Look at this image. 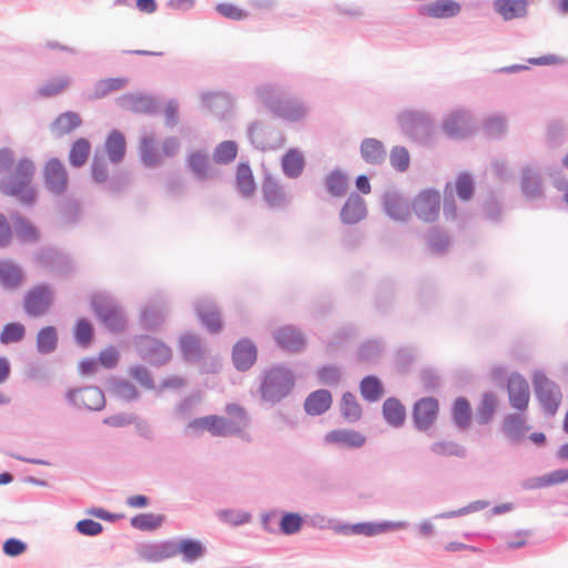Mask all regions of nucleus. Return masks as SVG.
<instances>
[{
	"label": "nucleus",
	"instance_id": "1",
	"mask_svg": "<svg viewBox=\"0 0 568 568\" xmlns=\"http://www.w3.org/2000/svg\"><path fill=\"white\" fill-rule=\"evenodd\" d=\"M36 165L29 158L20 159L14 171L0 179V193L13 197L20 204L32 206L37 202V191L32 186Z\"/></svg>",
	"mask_w": 568,
	"mask_h": 568
},
{
	"label": "nucleus",
	"instance_id": "2",
	"mask_svg": "<svg viewBox=\"0 0 568 568\" xmlns=\"http://www.w3.org/2000/svg\"><path fill=\"white\" fill-rule=\"evenodd\" d=\"M402 133L422 146H433L436 136V122L434 116L423 110H404L396 116Z\"/></svg>",
	"mask_w": 568,
	"mask_h": 568
},
{
	"label": "nucleus",
	"instance_id": "3",
	"mask_svg": "<svg viewBox=\"0 0 568 568\" xmlns=\"http://www.w3.org/2000/svg\"><path fill=\"white\" fill-rule=\"evenodd\" d=\"M295 386V376L291 368L275 365L265 371L260 385L261 398L272 406L286 398Z\"/></svg>",
	"mask_w": 568,
	"mask_h": 568
},
{
	"label": "nucleus",
	"instance_id": "4",
	"mask_svg": "<svg viewBox=\"0 0 568 568\" xmlns=\"http://www.w3.org/2000/svg\"><path fill=\"white\" fill-rule=\"evenodd\" d=\"M90 307L100 324L110 333L119 334L126 328V316L110 295L95 293L91 296Z\"/></svg>",
	"mask_w": 568,
	"mask_h": 568
},
{
	"label": "nucleus",
	"instance_id": "5",
	"mask_svg": "<svg viewBox=\"0 0 568 568\" xmlns=\"http://www.w3.org/2000/svg\"><path fill=\"white\" fill-rule=\"evenodd\" d=\"M133 347L136 355L154 367L166 365L172 358V349L163 341L148 334L135 335Z\"/></svg>",
	"mask_w": 568,
	"mask_h": 568
},
{
	"label": "nucleus",
	"instance_id": "6",
	"mask_svg": "<svg viewBox=\"0 0 568 568\" xmlns=\"http://www.w3.org/2000/svg\"><path fill=\"white\" fill-rule=\"evenodd\" d=\"M247 138L254 149L265 152L281 149L285 144V134L276 125L256 120L246 130Z\"/></svg>",
	"mask_w": 568,
	"mask_h": 568
},
{
	"label": "nucleus",
	"instance_id": "7",
	"mask_svg": "<svg viewBox=\"0 0 568 568\" xmlns=\"http://www.w3.org/2000/svg\"><path fill=\"white\" fill-rule=\"evenodd\" d=\"M33 262L54 276L65 277L71 274L73 263L69 254L57 246L43 245L33 252Z\"/></svg>",
	"mask_w": 568,
	"mask_h": 568
},
{
	"label": "nucleus",
	"instance_id": "8",
	"mask_svg": "<svg viewBox=\"0 0 568 568\" xmlns=\"http://www.w3.org/2000/svg\"><path fill=\"white\" fill-rule=\"evenodd\" d=\"M532 384L535 395L544 412L549 416H554L559 408L562 397L560 387L541 371L535 372Z\"/></svg>",
	"mask_w": 568,
	"mask_h": 568
},
{
	"label": "nucleus",
	"instance_id": "9",
	"mask_svg": "<svg viewBox=\"0 0 568 568\" xmlns=\"http://www.w3.org/2000/svg\"><path fill=\"white\" fill-rule=\"evenodd\" d=\"M54 301V292L47 283L29 288L23 296V311L30 317H40L48 313Z\"/></svg>",
	"mask_w": 568,
	"mask_h": 568
},
{
	"label": "nucleus",
	"instance_id": "10",
	"mask_svg": "<svg viewBox=\"0 0 568 568\" xmlns=\"http://www.w3.org/2000/svg\"><path fill=\"white\" fill-rule=\"evenodd\" d=\"M409 527V523L405 520L400 521H378V523H371V521H362L356 524H337L333 528L337 534L344 535V536H351V535H363L367 537L376 536L389 530H398V529H406Z\"/></svg>",
	"mask_w": 568,
	"mask_h": 568
},
{
	"label": "nucleus",
	"instance_id": "11",
	"mask_svg": "<svg viewBox=\"0 0 568 568\" xmlns=\"http://www.w3.org/2000/svg\"><path fill=\"white\" fill-rule=\"evenodd\" d=\"M67 402L78 409L99 412L105 406V397L98 386L70 388L65 394Z\"/></svg>",
	"mask_w": 568,
	"mask_h": 568
},
{
	"label": "nucleus",
	"instance_id": "12",
	"mask_svg": "<svg viewBox=\"0 0 568 568\" xmlns=\"http://www.w3.org/2000/svg\"><path fill=\"white\" fill-rule=\"evenodd\" d=\"M115 104L123 111L134 114L153 115L160 111L156 98L151 94L126 92L115 99Z\"/></svg>",
	"mask_w": 568,
	"mask_h": 568
},
{
	"label": "nucleus",
	"instance_id": "13",
	"mask_svg": "<svg viewBox=\"0 0 568 568\" xmlns=\"http://www.w3.org/2000/svg\"><path fill=\"white\" fill-rule=\"evenodd\" d=\"M415 215L425 222H434L439 215L440 194L435 189L420 191L412 202Z\"/></svg>",
	"mask_w": 568,
	"mask_h": 568
},
{
	"label": "nucleus",
	"instance_id": "14",
	"mask_svg": "<svg viewBox=\"0 0 568 568\" xmlns=\"http://www.w3.org/2000/svg\"><path fill=\"white\" fill-rule=\"evenodd\" d=\"M439 413V402L433 396L423 397L415 402L412 412L414 427L418 432H427L436 422Z\"/></svg>",
	"mask_w": 568,
	"mask_h": 568
},
{
	"label": "nucleus",
	"instance_id": "15",
	"mask_svg": "<svg viewBox=\"0 0 568 568\" xmlns=\"http://www.w3.org/2000/svg\"><path fill=\"white\" fill-rule=\"evenodd\" d=\"M138 558L145 562H162L174 557L172 538L160 541H143L135 546Z\"/></svg>",
	"mask_w": 568,
	"mask_h": 568
},
{
	"label": "nucleus",
	"instance_id": "16",
	"mask_svg": "<svg viewBox=\"0 0 568 568\" xmlns=\"http://www.w3.org/2000/svg\"><path fill=\"white\" fill-rule=\"evenodd\" d=\"M44 183L53 194H63L68 186V173L65 166L58 158L47 161L43 169Z\"/></svg>",
	"mask_w": 568,
	"mask_h": 568
},
{
	"label": "nucleus",
	"instance_id": "17",
	"mask_svg": "<svg viewBox=\"0 0 568 568\" xmlns=\"http://www.w3.org/2000/svg\"><path fill=\"white\" fill-rule=\"evenodd\" d=\"M276 345L287 353H298L304 349L306 339L303 333L294 325L287 324L273 332Z\"/></svg>",
	"mask_w": 568,
	"mask_h": 568
},
{
	"label": "nucleus",
	"instance_id": "18",
	"mask_svg": "<svg viewBox=\"0 0 568 568\" xmlns=\"http://www.w3.org/2000/svg\"><path fill=\"white\" fill-rule=\"evenodd\" d=\"M172 547L174 557L180 555L185 564H193L207 552L206 546L200 539L192 537L172 538Z\"/></svg>",
	"mask_w": 568,
	"mask_h": 568
},
{
	"label": "nucleus",
	"instance_id": "19",
	"mask_svg": "<svg viewBox=\"0 0 568 568\" xmlns=\"http://www.w3.org/2000/svg\"><path fill=\"white\" fill-rule=\"evenodd\" d=\"M257 361V347L248 337L240 338L232 348V363L237 372H247Z\"/></svg>",
	"mask_w": 568,
	"mask_h": 568
},
{
	"label": "nucleus",
	"instance_id": "20",
	"mask_svg": "<svg viewBox=\"0 0 568 568\" xmlns=\"http://www.w3.org/2000/svg\"><path fill=\"white\" fill-rule=\"evenodd\" d=\"M507 392L510 405L520 412L527 409L529 404V385L518 372H513L507 378Z\"/></svg>",
	"mask_w": 568,
	"mask_h": 568
},
{
	"label": "nucleus",
	"instance_id": "21",
	"mask_svg": "<svg viewBox=\"0 0 568 568\" xmlns=\"http://www.w3.org/2000/svg\"><path fill=\"white\" fill-rule=\"evenodd\" d=\"M442 128L447 136L464 139L471 131L470 113L466 110H455L443 120Z\"/></svg>",
	"mask_w": 568,
	"mask_h": 568
},
{
	"label": "nucleus",
	"instance_id": "22",
	"mask_svg": "<svg viewBox=\"0 0 568 568\" xmlns=\"http://www.w3.org/2000/svg\"><path fill=\"white\" fill-rule=\"evenodd\" d=\"M263 200L270 209L284 210L291 203V197L284 187L270 174H266L262 182Z\"/></svg>",
	"mask_w": 568,
	"mask_h": 568
},
{
	"label": "nucleus",
	"instance_id": "23",
	"mask_svg": "<svg viewBox=\"0 0 568 568\" xmlns=\"http://www.w3.org/2000/svg\"><path fill=\"white\" fill-rule=\"evenodd\" d=\"M194 311L202 325L211 334H216L222 329L221 314L212 300L205 297L196 301Z\"/></svg>",
	"mask_w": 568,
	"mask_h": 568
},
{
	"label": "nucleus",
	"instance_id": "24",
	"mask_svg": "<svg viewBox=\"0 0 568 568\" xmlns=\"http://www.w3.org/2000/svg\"><path fill=\"white\" fill-rule=\"evenodd\" d=\"M520 189L529 201L544 197L541 172L538 166L527 165L521 169Z\"/></svg>",
	"mask_w": 568,
	"mask_h": 568
},
{
	"label": "nucleus",
	"instance_id": "25",
	"mask_svg": "<svg viewBox=\"0 0 568 568\" xmlns=\"http://www.w3.org/2000/svg\"><path fill=\"white\" fill-rule=\"evenodd\" d=\"M366 215L367 206L365 200L357 192H352L339 212L342 223L354 225L364 220Z\"/></svg>",
	"mask_w": 568,
	"mask_h": 568
},
{
	"label": "nucleus",
	"instance_id": "26",
	"mask_svg": "<svg viewBox=\"0 0 568 568\" xmlns=\"http://www.w3.org/2000/svg\"><path fill=\"white\" fill-rule=\"evenodd\" d=\"M420 17L448 19L459 14L462 6L455 0H436L417 7Z\"/></svg>",
	"mask_w": 568,
	"mask_h": 568
},
{
	"label": "nucleus",
	"instance_id": "27",
	"mask_svg": "<svg viewBox=\"0 0 568 568\" xmlns=\"http://www.w3.org/2000/svg\"><path fill=\"white\" fill-rule=\"evenodd\" d=\"M382 206L394 221L406 222L410 216L407 201L396 191H387L382 195Z\"/></svg>",
	"mask_w": 568,
	"mask_h": 568
},
{
	"label": "nucleus",
	"instance_id": "28",
	"mask_svg": "<svg viewBox=\"0 0 568 568\" xmlns=\"http://www.w3.org/2000/svg\"><path fill=\"white\" fill-rule=\"evenodd\" d=\"M13 223V235L22 244H36L41 239L40 230L24 215L16 213L11 215Z\"/></svg>",
	"mask_w": 568,
	"mask_h": 568
},
{
	"label": "nucleus",
	"instance_id": "29",
	"mask_svg": "<svg viewBox=\"0 0 568 568\" xmlns=\"http://www.w3.org/2000/svg\"><path fill=\"white\" fill-rule=\"evenodd\" d=\"M308 113V106L300 99L287 94L280 101L273 114L290 122H297Z\"/></svg>",
	"mask_w": 568,
	"mask_h": 568
},
{
	"label": "nucleus",
	"instance_id": "30",
	"mask_svg": "<svg viewBox=\"0 0 568 568\" xmlns=\"http://www.w3.org/2000/svg\"><path fill=\"white\" fill-rule=\"evenodd\" d=\"M324 442L341 447L361 448L365 445L366 437L357 430L339 428L328 432L324 437Z\"/></svg>",
	"mask_w": 568,
	"mask_h": 568
},
{
	"label": "nucleus",
	"instance_id": "31",
	"mask_svg": "<svg viewBox=\"0 0 568 568\" xmlns=\"http://www.w3.org/2000/svg\"><path fill=\"white\" fill-rule=\"evenodd\" d=\"M528 0H495L493 8L505 21L521 19L528 14Z\"/></svg>",
	"mask_w": 568,
	"mask_h": 568
},
{
	"label": "nucleus",
	"instance_id": "32",
	"mask_svg": "<svg viewBox=\"0 0 568 568\" xmlns=\"http://www.w3.org/2000/svg\"><path fill=\"white\" fill-rule=\"evenodd\" d=\"M180 351L186 363L196 364L205 356V349L200 338L190 333L182 334L179 338Z\"/></svg>",
	"mask_w": 568,
	"mask_h": 568
},
{
	"label": "nucleus",
	"instance_id": "33",
	"mask_svg": "<svg viewBox=\"0 0 568 568\" xmlns=\"http://www.w3.org/2000/svg\"><path fill=\"white\" fill-rule=\"evenodd\" d=\"M528 429L526 419L517 413L506 415L501 423L503 434L514 444L521 442Z\"/></svg>",
	"mask_w": 568,
	"mask_h": 568
},
{
	"label": "nucleus",
	"instance_id": "34",
	"mask_svg": "<svg viewBox=\"0 0 568 568\" xmlns=\"http://www.w3.org/2000/svg\"><path fill=\"white\" fill-rule=\"evenodd\" d=\"M332 403L333 397L328 389H316L306 397L304 410L310 416H320L331 408Z\"/></svg>",
	"mask_w": 568,
	"mask_h": 568
},
{
	"label": "nucleus",
	"instance_id": "35",
	"mask_svg": "<svg viewBox=\"0 0 568 568\" xmlns=\"http://www.w3.org/2000/svg\"><path fill=\"white\" fill-rule=\"evenodd\" d=\"M306 162L303 153L295 148L286 151L281 158V168L283 174L292 180L298 179L304 169Z\"/></svg>",
	"mask_w": 568,
	"mask_h": 568
},
{
	"label": "nucleus",
	"instance_id": "36",
	"mask_svg": "<svg viewBox=\"0 0 568 568\" xmlns=\"http://www.w3.org/2000/svg\"><path fill=\"white\" fill-rule=\"evenodd\" d=\"M24 280L23 268L11 260H0V284L7 290L18 288Z\"/></svg>",
	"mask_w": 568,
	"mask_h": 568
},
{
	"label": "nucleus",
	"instance_id": "37",
	"mask_svg": "<svg viewBox=\"0 0 568 568\" xmlns=\"http://www.w3.org/2000/svg\"><path fill=\"white\" fill-rule=\"evenodd\" d=\"M359 152L362 159L371 165H381L386 159V149L382 141L375 138H365L361 142Z\"/></svg>",
	"mask_w": 568,
	"mask_h": 568
},
{
	"label": "nucleus",
	"instance_id": "38",
	"mask_svg": "<svg viewBox=\"0 0 568 568\" xmlns=\"http://www.w3.org/2000/svg\"><path fill=\"white\" fill-rule=\"evenodd\" d=\"M383 418L393 428H399L406 420V408L397 397H388L382 407Z\"/></svg>",
	"mask_w": 568,
	"mask_h": 568
},
{
	"label": "nucleus",
	"instance_id": "39",
	"mask_svg": "<svg viewBox=\"0 0 568 568\" xmlns=\"http://www.w3.org/2000/svg\"><path fill=\"white\" fill-rule=\"evenodd\" d=\"M255 94L257 99L273 113L286 93L278 84L263 83L255 88Z\"/></svg>",
	"mask_w": 568,
	"mask_h": 568
},
{
	"label": "nucleus",
	"instance_id": "40",
	"mask_svg": "<svg viewBox=\"0 0 568 568\" xmlns=\"http://www.w3.org/2000/svg\"><path fill=\"white\" fill-rule=\"evenodd\" d=\"M108 384H109V387H110V390L112 392V394L116 398H119L125 403L135 402L141 396V393L136 388V386L128 379H123V378H119V377H111L108 381Z\"/></svg>",
	"mask_w": 568,
	"mask_h": 568
},
{
	"label": "nucleus",
	"instance_id": "41",
	"mask_svg": "<svg viewBox=\"0 0 568 568\" xmlns=\"http://www.w3.org/2000/svg\"><path fill=\"white\" fill-rule=\"evenodd\" d=\"M206 430L212 436L219 437L241 435V426L239 424H236L235 422H231L230 419L219 415L207 416Z\"/></svg>",
	"mask_w": 568,
	"mask_h": 568
},
{
	"label": "nucleus",
	"instance_id": "42",
	"mask_svg": "<svg viewBox=\"0 0 568 568\" xmlns=\"http://www.w3.org/2000/svg\"><path fill=\"white\" fill-rule=\"evenodd\" d=\"M105 151L110 162L114 164L120 163L124 159L126 142L125 136L121 131L114 129L108 134L105 140Z\"/></svg>",
	"mask_w": 568,
	"mask_h": 568
},
{
	"label": "nucleus",
	"instance_id": "43",
	"mask_svg": "<svg viewBox=\"0 0 568 568\" xmlns=\"http://www.w3.org/2000/svg\"><path fill=\"white\" fill-rule=\"evenodd\" d=\"M425 239L430 253L437 256L444 255L450 245L448 233L439 226H432L427 231Z\"/></svg>",
	"mask_w": 568,
	"mask_h": 568
},
{
	"label": "nucleus",
	"instance_id": "44",
	"mask_svg": "<svg viewBox=\"0 0 568 568\" xmlns=\"http://www.w3.org/2000/svg\"><path fill=\"white\" fill-rule=\"evenodd\" d=\"M235 186L236 191L243 197H250L255 192L256 184L248 162L239 163L236 168Z\"/></svg>",
	"mask_w": 568,
	"mask_h": 568
},
{
	"label": "nucleus",
	"instance_id": "45",
	"mask_svg": "<svg viewBox=\"0 0 568 568\" xmlns=\"http://www.w3.org/2000/svg\"><path fill=\"white\" fill-rule=\"evenodd\" d=\"M59 336L54 326L48 325L40 328L37 333V351L41 355H48L58 348Z\"/></svg>",
	"mask_w": 568,
	"mask_h": 568
},
{
	"label": "nucleus",
	"instance_id": "46",
	"mask_svg": "<svg viewBox=\"0 0 568 568\" xmlns=\"http://www.w3.org/2000/svg\"><path fill=\"white\" fill-rule=\"evenodd\" d=\"M324 184L332 196H344L348 189L347 174L342 169L336 168L326 175Z\"/></svg>",
	"mask_w": 568,
	"mask_h": 568
},
{
	"label": "nucleus",
	"instance_id": "47",
	"mask_svg": "<svg viewBox=\"0 0 568 568\" xmlns=\"http://www.w3.org/2000/svg\"><path fill=\"white\" fill-rule=\"evenodd\" d=\"M187 169L195 175L199 181L207 180L210 159L204 151H193L189 153L186 159Z\"/></svg>",
	"mask_w": 568,
	"mask_h": 568
},
{
	"label": "nucleus",
	"instance_id": "48",
	"mask_svg": "<svg viewBox=\"0 0 568 568\" xmlns=\"http://www.w3.org/2000/svg\"><path fill=\"white\" fill-rule=\"evenodd\" d=\"M359 392L366 402L375 403L383 396L384 385L376 375L369 374L359 382Z\"/></svg>",
	"mask_w": 568,
	"mask_h": 568
},
{
	"label": "nucleus",
	"instance_id": "49",
	"mask_svg": "<svg viewBox=\"0 0 568 568\" xmlns=\"http://www.w3.org/2000/svg\"><path fill=\"white\" fill-rule=\"evenodd\" d=\"M471 406L466 397H457L452 407V419L456 427L459 429H466L469 427L471 422Z\"/></svg>",
	"mask_w": 568,
	"mask_h": 568
},
{
	"label": "nucleus",
	"instance_id": "50",
	"mask_svg": "<svg viewBox=\"0 0 568 568\" xmlns=\"http://www.w3.org/2000/svg\"><path fill=\"white\" fill-rule=\"evenodd\" d=\"M165 320V312L162 306L148 305L141 310V326L149 332L156 331Z\"/></svg>",
	"mask_w": 568,
	"mask_h": 568
},
{
	"label": "nucleus",
	"instance_id": "51",
	"mask_svg": "<svg viewBox=\"0 0 568 568\" xmlns=\"http://www.w3.org/2000/svg\"><path fill=\"white\" fill-rule=\"evenodd\" d=\"M278 534L293 536L301 531L304 525V517L295 511H278Z\"/></svg>",
	"mask_w": 568,
	"mask_h": 568
},
{
	"label": "nucleus",
	"instance_id": "52",
	"mask_svg": "<svg viewBox=\"0 0 568 568\" xmlns=\"http://www.w3.org/2000/svg\"><path fill=\"white\" fill-rule=\"evenodd\" d=\"M82 124V119L74 111H65L57 116L51 128L59 136L68 134Z\"/></svg>",
	"mask_w": 568,
	"mask_h": 568
},
{
	"label": "nucleus",
	"instance_id": "53",
	"mask_svg": "<svg viewBox=\"0 0 568 568\" xmlns=\"http://www.w3.org/2000/svg\"><path fill=\"white\" fill-rule=\"evenodd\" d=\"M72 333L75 344L81 348H88L94 339L93 324L87 317L75 321Z\"/></svg>",
	"mask_w": 568,
	"mask_h": 568
},
{
	"label": "nucleus",
	"instance_id": "54",
	"mask_svg": "<svg viewBox=\"0 0 568 568\" xmlns=\"http://www.w3.org/2000/svg\"><path fill=\"white\" fill-rule=\"evenodd\" d=\"M128 82V78L124 77L101 79L94 83L91 99H103L109 93L123 89Z\"/></svg>",
	"mask_w": 568,
	"mask_h": 568
},
{
	"label": "nucleus",
	"instance_id": "55",
	"mask_svg": "<svg viewBox=\"0 0 568 568\" xmlns=\"http://www.w3.org/2000/svg\"><path fill=\"white\" fill-rule=\"evenodd\" d=\"M164 520H165L164 515L153 514V513H141V514L133 516L130 519V525L134 529H138L141 531H154L159 527L162 526Z\"/></svg>",
	"mask_w": 568,
	"mask_h": 568
},
{
	"label": "nucleus",
	"instance_id": "56",
	"mask_svg": "<svg viewBox=\"0 0 568 568\" xmlns=\"http://www.w3.org/2000/svg\"><path fill=\"white\" fill-rule=\"evenodd\" d=\"M91 151V144L88 139L85 138H79L75 140L69 152V163L73 168H81L83 166L90 155Z\"/></svg>",
	"mask_w": 568,
	"mask_h": 568
},
{
	"label": "nucleus",
	"instance_id": "57",
	"mask_svg": "<svg viewBox=\"0 0 568 568\" xmlns=\"http://www.w3.org/2000/svg\"><path fill=\"white\" fill-rule=\"evenodd\" d=\"M341 414L348 423H356L362 418V407L353 393L345 392L342 395Z\"/></svg>",
	"mask_w": 568,
	"mask_h": 568
},
{
	"label": "nucleus",
	"instance_id": "58",
	"mask_svg": "<svg viewBox=\"0 0 568 568\" xmlns=\"http://www.w3.org/2000/svg\"><path fill=\"white\" fill-rule=\"evenodd\" d=\"M497 408V398L494 393L486 392L477 406L476 420L479 425L488 424Z\"/></svg>",
	"mask_w": 568,
	"mask_h": 568
},
{
	"label": "nucleus",
	"instance_id": "59",
	"mask_svg": "<svg viewBox=\"0 0 568 568\" xmlns=\"http://www.w3.org/2000/svg\"><path fill=\"white\" fill-rule=\"evenodd\" d=\"M59 213L63 225L74 226L80 221V204L73 199H67L60 203Z\"/></svg>",
	"mask_w": 568,
	"mask_h": 568
},
{
	"label": "nucleus",
	"instance_id": "60",
	"mask_svg": "<svg viewBox=\"0 0 568 568\" xmlns=\"http://www.w3.org/2000/svg\"><path fill=\"white\" fill-rule=\"evenodd\" d=\"M430 452L437 456L445 457H459L465 458L467 455V449L463 445L454 442V440H440L435 442L430 445Z\"/></svg>",
	"mask_w": 568,
	"mask_h": 568
},
{
	"label": "nucleus",
	"instance_id": "61",
	"mask_svg": "<svg viewBox=\"0 0 568 568\" xmlns=\"http://www.w3.org/2000/svg\"><path fill=\"white\" fill-rule=\"evenodd\" d=\"M237 150V143L235 141H223L215 146L213 152V161L216 164L226 165L236 159Z\"/></svg>",
	"mask_w": 568,
	"mask_h": 568
},
{
	"label": "nucleus",
	"instance_id": "62",
	"mask_svg": "<svg viewBox=\"0 0 568 568\" xmlns=\"http://www.w3.org/2000/svg\"><path fill=\"white\" fill-rule=\"evenodd\" d=\"M201 102L204 108L219 114L229 105V95L223 92H204L201 94Z\"/></svg>",
	"mask_w": 568,
	"mask_h": 568
},
{
	"label": "nucleus",
	"instance_id": "63",
	"mask_svg": "<svg viewBox=\"0 0 568 568\" xmlns=\"http://www.w3.org/2000/svg\"><path fill=\"white\" fill-rule=\"evenodd\" d=\"M26 336V326L20 322L7 323L0 332V343L9 345L21 342Z\"/></svg>",
	"mask_w": 568,
	"mask_h": 568
},
{
	"label": "nucleus",
	"instance_id": "64",
	"mask_svg": "<svg viewBox=\"0 0 568 568\" xmlns=\"http://www.w3.org/2000/svg\"><path fill=\"white\" fill-rule=\"evenodd\" d=\"M140 154L142 163L148 168H153L160 163L161 156L154 144V140L150 136H144L142 139Z\"/></svg>",
	"mask_w": 568,
	"mask_h": 568
}]
</instances>
